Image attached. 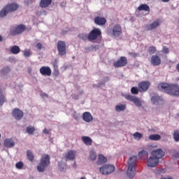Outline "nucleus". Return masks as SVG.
<instances>
[{
    "instance_id": "f257e3e1",
    "label": "nucleus",
    "mask_w": 179,
    "mask_h": 179,
    "mask_svg": "<svg viewBox=\"0 0 179 179\" xmlns=\"http://www.w3.org/2000/svg\"><path fill=\"white\" fill-rule=\"evenodd\" d=\"M158 90L164 92L172 96H179V85L176 84H168L166 83H161L157 85Z\"/></svg>"
},
{
    "instance_id": "f03ea898",
    "label": "nucleus",
    "mask_w": 179,
    "mask_h": 179,
    "mask_svg": "<svg viewBox=\"0 0 179 179\" xmlns=\"http://www.w3.org/2000/svg\"><path fill=\"white\" fill-rule=\"evenodd\" d=\"M136 162H138L137 156L131 157L128 162V169L127 171V175L129 178H134L135 177L136 169H135L136 166Z\"/></svg>"
},
{
    "instance_id": "7ed1b4c3",
    "label": "nucleus",
    "mask_w": 179,
    "mask_h": 179,
    "mask_svg": "<svg viewBox=\"0 0 179 179\" xmlns=\"http://www.w3.org/2000/svg\"><path fill=\"white\" fill-rule=\"evenodd\" d=\"M101 38H103L101 30L99 28H94L88 34V41H91L92 43H101Z\"/></svg>"
},
{
    "instance_id": "20e7f679",
    "label": "nucleus",
    "mask_w": 179,
    "mask_h": 179,
    "mask_svg": "<svg viewBox=\"0 0 179 179\" xmlns=\"http://www.w3.org/2000/svg\"><path fill=\"white\" fill-rule=\"evenodd\" d=\"M19 8V4L16 3H10L6 5L3 9L0 11V17H5L8 15V13L12 12H16Z\"/></svg>"
},
{
    "instance_id": "39448f33",
    "label": "nucleus",
    "mask_w": 179,
    "mask_h": 179,
    "mask_svg": "<svg viewBox=\"0 0 179 179\" xmlns=\"http://www.w3.org/2000/svg\"><path fill=\"white\" fill-rule=\"evenodd\" d=\"M50 166V155H43L41 158V162L37 166V170L39 173H43L45 171V168Z\"/></svg>"
},
{
    "instance_id": "423d86ee",
    "label": "nucleus",
    "mask_w": 179,
    "mask_h": 179,
    "mask_svg": "<svg viewBox=\"0 0 179 179\" xmlns=\"http://www.w3.org/2000/svg\"><path fill=\"white\" fill-rule=\"evenodd\" d=\"M115 171V166L111 164H106L102 166L99 169V172L103 174V176H108V174H111Z\"/></svg>"
},
{
    "instance_id": "0eeeda50",
    "label": "nucleus",
    "mask_w": 179,
    "mask_h": 179,
    "mask_svg": "<svg viewBox=\"0 0 179 179\" xmlns=\"http://www.w3.org/2000/svg\"><path fill=\"white\" fill-rule=\"evenodd\" d=\"M26 30V26L24 24H20L15 27L14 29H11L10 31V36H17V34H22L23 31Z\"/></svg>"
},
{
    "instance_id": "6e6552de",
    "label": "nucleus",
    "mask_w": 179,
    "mask_h": 179,
    "mask_svg": "<svg viewBox=\"0 0 179 179\" xmlns=\"http://www.w3.org/2000/svg\"><path fill=\"white\" fill-rule=\"evenodd\" d=\"M124 98L126 100H129V101H132L136 107H142V102H141V99H139V98L131 94H125Z\"/></svg>"
},
{
    "instance_id": "1a4fd4ad",
    "label": "nucleus",
    "mask_w": 179,
    "mask_h": 179,
    "mask_svg": "<svg viewBox=\"0 0 179 179\" xmlns=\"http://www.w3.org/2000/svg\"><path fill=\"white\" fill-rule=\"evenodd\" d=\"M127 64L128 59L125 57L122 56L120 57V59L113 63V66L115 68H122V66H127Z\"/></svg>"
},
{
    "instance_id": "9d476101",
    "label": "nucleus",
    "mask_w": 179,
    "mask_h": 179,
    "mask_svg": "<svg viewBox=\"0 0 179 179\" xmlns=\"http://www.w3.org/2000/svg\"><path fill=\"white\" fill-rule=\"evenodd\" d=\"M57 50L59 55H65L66 54V44L62 41L57 43Z\"/></svg>"
},
{
    "instance_id": "9b49d317",
    "label": "nucleus",
    "mask_w": 179,
    "mask_h": 179,
    "mask_svg": "<svg viewBox=\"0 0 179 179\" xmlns=\"http://www.w3.org/2000/svg\"><path fill=\"white\" fill-rule=\"evenodd\" d=\"M149 87H150V82L149 81H142L138 84V91L140 93L148 92Z\"/></svg>"
},
{
    "instance_id": "f8f14e48",
    "label": "nucleus",
    "mask_w": 179,
    "mask_h": 179,
    "mask_svg": "<svg viewBox=\"0 0 179 179\" xmlns=\"http://www.w3.org/2000/svg\"><path fill=\"white\" fill-rule=\"evenodd\" d=\"M151 155L155 159L159 160V159H163V157H164V155H166V153L164 152L163 150H162V148H159V149L152 151Z\"/></svg>"
},
{
    "instance_id": "ddd939ff",
    "label": "nucleus",
    "mask_w": 179,
    "mask_h": 179,
    "mask_svg": "<svg viewBox=\"0 0 179 179\" xmlns=\"http://www.w3.org/2000/svg\"><path fill=\"white\" fill-rule=\"evenodd\" d=\"M162 24V20L157 19V20L154 21L152 24H147L145 26L146 30L150 31L156 29V27H159Z\"/></svg>"
},
{
    "instance_id": "4468645a",
    "label": "nucleus",
    "mask_w": 179,
    "mask_h": 179,
    "mask_svg": "<svg viewBox=\"0 0 179 179\" xmlns=\"http://www.w3.org/2000/svg\"><path fill=\"white\" fill-rule=\"evenodd\" d=\"M122 34V29H121L120 24H115L113 28L112 36L115 37H118Z\"/></svg>"
},
{
    "instance_id": "2eb2a0df",
    "label": "nucleus",
    "mask_w": 179,
    "mask_h": 179,
    "mask_svg": "<svg viewBox=\"0 0 179 179\" xmlns=\"http://www.w3.org/2000/svg\"><path fill=\"white\" fill-rule=\"evenodd\" d=\"M39 72L43 76H50L52 71H51V68L50 66H42L40 68Z\"/></svg>"
},
{
    "instance_id": "dca6fc26",
    "label": "nucleus",
    "mask_w": 179,
    "mask_h": 179,
    "mask_svg": "<svg viewBox=\"0 0 179 179\" xmlns=\"http://www.w3.org/2000/svg\"><path fill=\"white\" fill-rule=\"evenodd\" d=\"M12 115L17 120H22V118H23V111L20 110L19 108H15L13 110Z\"/></svg>"
},
{
    "instance_id": "f3484780",
    "label": "nucleus",
    "mask_w": 179,
    "mask_h": 179,
    "mask_svg": "<svg viewBox=\"0 0 179 179\" xmlns=\"http://www.w3.org/2000/svg\"><path fill=\"white\" fill-rule=\"evenodd\" d=\"M151 64L153 66H159L162 64V59L157 55H152L151 57Z\"/></svg>"
},
{
    "instance_id": "a211bd4d",
    "label": "nucleus",
    "mask_w": 179,
    "mask_h": 179,
    "mask_svg": "<svg viewBox=\"0 0 179 179\" xmlns=\"http://www.w3.org/2000/svg\"><path fill=\"white\" fill-rule=\"evenodd\" d=\"M159 164V159H155V157H151L148 159L147 166L148 167H156Z\"/></svg>"
},
{
    "instance_id": "6ab92c4d",
    "label": "nucleus",
    "mask_w": 179,
    "mask_h": 179,
    "mask_svg": "<svg viewBox=\"0 0 179 179\" xmlns=\"http://www.w3.org/2000/svg\"><path fill=\"white\" fill-rule=\"evenodd\" d=\"M94 22L95 24H97L98 26H104V24L107 23V20L104 17L97 16L94 18Z\"/></svg>"
},
{
    "instance_id": "aec40b11",
    "label": "nucleus",
    "mask_w": 179,
    "mask_h": 179,
    "mask_svg": "<svg viewBox=\"0 0 179 179\" xmlns=\"http://www.w3.org/2000/svg\"><path fill=\"white\" fill-rule=\"evenodd\" d=\"M76 156V150H69L68 151L64 156L66 160H74Z\"/></svg>"
},
{
    "instance_id": "412c9836",
    "label": "nucleus",
    "mask_w": 179,
    "mask_h": 179,
    "mask_svg": "<svg viewBox=\"0 0 179 179\" xmlns=\"http://www.w3.org/2000/svg\"><path fill=\"white\" fill-rule=\"evenodd\" d=\"M83 119L85 122H92L93 121V116L91 113L85 112L83 114Z\"/></svg>"
},
{
    "instance_id": "4be33fe9",
    "label": "nucleus",
    "mask_w": 179,
    "mask_h": 179,
    "mask_svg": "<svg viewBox=\"0 0 179 179\" xmlns=\"http://www.w3.org/2000/svg\"><path fill=\"white\" fill-rule=\"evenodd\" d=\"M52 2V0H41L40 6L41 8H48Z\"/></svg>"
},
{
    "instance_id": "5701e85b",
    "label": "nucleus",
    "mask_w": 179,
    "mask_h": 179,
    "mask_svg": "<svg viewBox=\"0 0 179 179\" xmlns=\"http://www.w3.org/2000/svg\"><path fill=\"white\" fill-rule=\"evenodd\" d=\"M6 148H13L15 146V141L10 138H6L3 141Z\"/></svg>"
},
{
    "instance_id": "b1692460",
    "label": "nucleus",
    "mask_w": 179,
    "mask_h": 179,
    "mask_svg": "<svg viewBox=\"0 0 179 179\" xmlns=\"http://www.w3.org/2000/svg\"><path fill=\"white\" fill-rule=\"evenodd\" d=\"M81 141H83L85 145L87 146H91V145L93 143V140H92L89 136H83L81 138Z\"/></svg>"
},
{
    "instance_id": "393cba45",
    "label": "nucleus",
    "mask_w": 179,
    "mask_h": 179,
    "mask_svg": "<svg viewBox=\"0 0 179 179\" xmlns=\"http://www.w3.org/2000/svg\"><path fill=\"white\" fill-rule=\"evenodd\" d=\"M151 101H152L153 104H160V103L163 102V99L155 95L151 98Z\"/></svg>"
},
{
    "instance_id": "a878e982",
    "label": "nucleus",
    "mask_w": 179,
    "mask_h": 179,
    "mask_svg": "<svg viewBox=\"0 0 179 179\" xmlns=\"http://www.w3.org/2000/svg\"><path fill=\"white\" fill-rule=\"evenodd\" d=\"M138 10L140 12L142 10H145V12H150V8L147 4H141L138 7Z\"/></svg>"
},
{
    "instance_id": "bb28decb",
    "label": "nucleus",
    "mask_w": 179,
    "mask_h": 179,
    "mask_svg": "<svg viewBox=\"0 0 179 179\" xmlns=\"http://www.w3.org/2000/svg\"><path fill=\"white\" fill-rule=\"evenodd\" d=\"M10 52L11 54H14L16 55L17 54H19L20 52V48L17 45H13V47L10 48Z\"/></svg>"
},
{
    "instance_id": "cd10ccee",
    "label": "nucleus",
    "mask_w": 179,
    "mask_h": 179,
    "mask_svg": "<svg viewBox=\"0 0 179 179\" xmlns=\"http://www.w3.org/2000/svg\"><path fill=\"white\" fill-rule=\"evenodd\" d=\"M102 163H107V157H104V155L101 154L99 155L97 164H101Z\"/></svg>"
},
{
    "instance_id": "c85d7f7f",
    "label": "nucleus",
    "mask_w": 179,
    "mask_h": 179,
    "mask_svg": "<svg viewBox=\"0 0 179 179\" xmlns=\"http://www.w3.org/2000/svg\"><path fill=\"white\" fill-rule=\"evenodd\" d=\"M162 136L159 134H151L149 136L148 139L150 141H160Z\"/></svg>"
},
{
    "instance_id": "c756f323",
    "label": "nucleus",
    "mask_w": 179,
    "mask_h": 179,
    "mask_svg": "<svg viewBox=\"0 0 179 179\" xmlns=\"http://www.w3.org/2000/svg\"><path fill=\"white\" fill-rule=\"evenodd\" d=\"M127 108V105L125 104H120V105H117L115 106V111L117 113H120L121 111H124Z\"/></svg>"
},
{
    "instance_id": "7c9ffc66",
    "label": "nucleus",
    "mask_w": 179,
    "mask_h": 179,
    "mask_svg": "<svg viewBox=\"0 0 179 179\" xmlns=\"http://www.w3.org/2000/svg\"><path fill=\"white\" fill-rule=\"evenodd\" d=\"M4 103H6V97H5L2 90L0 89V106H3Z\"/></svg>"
},
{
    "instance_id": "2f4dec72",
    "label": "nucleus",
    "mask_w": 179,
    "mask_h": 179,
    "mask_svg": "<svg viewBox=\"0 0 179 179\" xmlns=\"http://www.w3.org/2000/svg\"><path fill=\"white\" fill-rule=\"evenodd\" d=\"M27 157L29 162H34V154H33L30 150L27 151Z\"/></svg>"
},
{
    "instance_id": "473e14b6",
    "label": "nucleus",
    "mask_w": 179,
    "mask_h": 179,
    "mask_svg": "<svg viewBox=\"0 0 179 179\" xmlns=\"http://www.w3.org/2000/svg\"><path fill=\"white\" fill-rule=\"evenodd\" d=\"M143 135L139 132H136L133 134L134 139L136 141H141L142 139Z\"/></svg>"
},
{
    "instance_id": "72a5a7b5",
    "label": "nucleus",
    "mask_w": 179,
    "mask_h": 179,
    "mask_svg": "<svg viewBox=\"0 0 179 179\" xmlns=\"http://www.w3.org/2000/svg\"><path fill=\"white\" fill-rule=\"evenodd\" d=\"M148 157L149 156V154L146 152V150H143L138 152V157L140 159H143V157Z\"/></svg>"
},
{
    "instance_id": "f704fd0d",
    "label": "nucleus",
    "mask_w": 179,
    "mask_h": 179,
    "mask_svg": "<svg viewBox=\"0 0 179 179\" xmlns=\"http://www.w3.org/2000/svg\"><path fill=\"white\" fill-rule=\"evenodd\" d=\"M34 131H36V128L33 126H29L27 127V132L29 135H33V134H34Z\"/></svg>"
},
{
    "instance_id": "c9c22d12",
    "label": "nucleus",
    "mask_w": 179,
    "mask_h": 179,
    "mask_svg": "<svg viewBox=\"0 0 179 179\" xmlns=\"http://www.w3.org/2000/svg\"><path fill=\"white\" fill-rule=\"evenodd\" d=\"M173 139L175 142H179V131L176 130L173 132Z\"/></svg>"
},
{
    "instance_id": "e433bc0d",
    "label": "nucleus",
    "mask_w": 179,
    "mask_h": 179,
    "mask_svg": "<svg viewBox=\"0 0 179 179\" xmlns=\"http://www.w3.org/2000/svg\"><path fill=\"white\" fill-rule=\"evenodd\" d=\"M96 157H97L96 152L94 151H91L90 154V160L94 162V160H96Z\"/></svg>"
},
{
    "instance_id": "4c0bfd02",
    "label": "nucleus",
    "mask_w": 179,
    "mask_h": 179,
    "mask_svg": "<svg viewBox=\"0 0 179 179\" xmlns=\"http://www.w3.org/2000/svg\"><path fill=\"white\" fill-rule=\"evenodd\" d=\"M24 166V164H23V162H19L15 164V167L16 169H17V170H22Z\"/></svg>"
},
{
    "instance_id": "58836bf2",
    "label": "nucleus",
    "mask_w": 179,
    "mask_h": 179,
    "mask_svg": "<svg viewBox=\"0 0 179 179\" xmlns=\"http://www.w3.org/2000/svg\"><path fill=\"white\" fill-rule=\"evenodd\" d=\"M80 38H81L82 40H84L85 41H86V40H89V35H87V34H80L79 35Z\"/></svg>"
},
{
    "instance_id": "ea45409f",
    "label": "nucleus",
    "mask_w": 179,
    "mask_h": 179,
    "mask_svg": "<svg viewBox=\"0 0 179 179\" xmlns=\"http://www.w3.org/2000/svg\"><path fill=\"white\" fill-rule=\"evenodd\" d=\"M148 52L149 54H155L156 52V47L155 46H150L148 48Z\"/></svg>"
},
{
    "instance_id": "a19ab883",
    "label": "nucleus",
    "mask_w": 179,
    "mask_h": 179,
    "mask_svg": "<svg viewBox=\"0 0 179 179\" xmlns=\"http://www.w3.org/2000/svg\"><path fill=\"white\" fill-rule=\"evenodd\" d=\"M24 56L26 57V58H29L30 55H31V51L30 50H25L23 52Z\"/></svg>"
},
{
    "instance_id": "79ce46f5",
    "label": "nucleus",
    "mask_w": 179,
    "mask_h": 179,
    "mask_svg": "<svg viewBox=\"0 0 179 179\" xmlns=\"http://www.w3.org/2000/svg\"><path fill=\"white\" fill-rule=\"evenodd\" d=\"M131 93L132 94H138L139 93V88H136L135 87H131Z\"/></svg>"
},
{
    "instance_id": "37998d69",
    "label": "nucleus",
    "mask_w": 179,
    "mask_h": 179,
    "mask_svg": "<svg viewBox=\"0 0 179 179\" xmlns=\"http://www.w3.org/2000/svg\"><path fill=\"white\" fill-rule=\"evenodd\" d=\"M10 71V69H9V67L7 66L1 71V73H2V75H5V73H8Z\"/></svg>"
},
{
    "instance_id": "c03bdc74",
    "label": "nucleus",
    "mask_w": 179,
    "mask_h": 179,
    "mask_svg": "<svg viewBox=\"0 0 179 179\" xmlns=\"http://www.w3.org/2000/svg\"><path fill=\"white\" fill-rule=\"evenodd\" d=\"M99 48V46L97 45H91L90 48H88L89 51H93L94 50H97Z\"/></svg>"
},
{
    "instance_id": "a18cd8bd",
    "label": "nucleus",
    "mask_w": 179,
    "mask_h": 179,
    "mask_svg": "<svg viewBox=\"0 0 179 179\" xmlns=\"http://www.w3.org/2000/svg\"><path fill=\"white\" fill-rule=\"evenodd\" d=\"M162 52H164V54H169L170 52V50H169V48L164 47L162 49Z\"/></svg>"
},
{
    "instance_id": "49530a36",
    "label": "nucleus",
    "mask_w": 179,
    "mask_h": 179,
    "mask_svg": "<svg viewBox=\"0 0 179 179\" xmlns=\"http://www.w3.org/2000/svg\"><path fill=\"white\" fill-rule=\"evenodd\" d=\"M131 57H133V58H137V57H139V54L135 53V52H129V53Z\"/></svg>"
},
{
    "instance_id": "de8ad7c7",
    "label": "nucleus",
    "mask_w": 179,
    "mask_h": 179,
    "mask_svg": "<svg viewBox=\"0 0 179 179\" xmlns=\"http://www.w3.org/2000/svg\"><path fill=\"white\" fill-rule=\"evenodd\" d=\"M43 132V134H46V135H48V134H50L51 132V129H44Z\"/></svg>"
},
{
    "instance_id": "09e8293b",
    "label": "nucleus",
    "mask_w": 179,
    "mask_h": 179,
    "mask_svg": "<svg viewBox=\"0 0 179 179\" xmlns=\"http://www.w3.org/2000/svg\"><path fill=\"white\" fill-rule=\"evenodd\" d=\"M36 48H38V50H41V48H43V45L41 44V43H38L36 44Z\"/></svg>"
},
{
    "instance_id": "8fccbe9b",
    "label": "nucleus",
    "mask_w": 179,
    "mask_h": 179,
    "mask_svg": "<svg viewBox=\"0 0 179 179\" xmlns=\"http://www.w3.org/2000/svg\"><path fill=\"white\" fill-rule=\"evenodd\" d=\"M54 76H59V71L58 69H55V72H54Z\"/></svg>"
},
{
    "instance_id": "3c124183",
    "label": "nucleus",
    "mask_w": 179,
    "mask_h": 179,
    "mask_svg": "<svg viewBox=\"0 0 179 179\" xmlns=\"http://www.w3.org/2000/svg\"><path fill=\"white\" fill-rule=\"evenodd\" d=\"M173 157H175V159H178V157H179V151L175 152L173 153Z\"/></svg>"
},
{
    "instance_id": "603ef678",
    "label": "nucleus",
    "mask_w": 179,
    "mask_h": 179,
    "mask_svg": "<svg viewBox=\"0 0 179 179\" xmlns=\"http://www.w3.org/2000/svg\"><path fill=\"white\" fill-rule=\"evenodd\" d=\"M53 66H54L55 69H57V68H58V65L57 64V62L53 64Z\"/></svg>"
},
{
    "instance_id": "864d4df0",
    "label": "nucleus",
    "mask_w": 179,
    "mask_h": 179,
    "mask_svg": "<svg viewBox=\"0 0 179 179\" xmlns=\"http://www.w3.org/2000/svg\"><path fill=\"white\" fill-rule=\"evenodd\" d=\"M176 69L179 71V63L176 65Z\"/></svg>"
},
{
    "instance_id": "5fc2aeb1",
    "label": "nucleus",
    "mask_w": 179,
    "mask_h": 179,
    "mask_svg": "<svg viewBox=\"0 0 179 179\" xmlns=\"http://www.w3.org/2000/svg\"><path fill=\"white\" fill-rule=\"evenodd\" d=\"M162 2H169L170 0H162Z\"/></svg>"
},
{
    "instance_id": "6e6d98bb",
    "label": "nucleus",
    "mask_w": 179,
    "mask_h": 179,
    "mask_svg": "<svg viewBox=\"0 0 179 179\" xmlns=\"http://www.w3.org/2000/svg\"><path fill=\"white\" fill-rule=\"evenodd\" d=\"M3 41L2 36L0 35V41Z\"/></svg>"
},
{
    "instance_id": "4d7b16f0",
    "label": "nucleus",
    "mask_w": 179,
    "mask_h": 179,
    "mask_svg": "<svg viewBox=\"0 0 179 179\" xmlns=\"http://www.w3.org/2000/svg\"><path fill=\"white\" fill-rule=\"evenodd\" d=\"M80 179H86L85 177H81Z\"/></svg>"
},
{
    "instance_id": "13d9d810",
    "label": "nucleus",
    "mask_w": 179,
    "mask_h": 179,
    "mask_svg": "<svg viewBox=\"0 0 179 179\" xmlns=\"http://www.w3.org/2000/svg\"><path fill=\"white\" fill-rule=\"evenodd\" d=\"M45 96H46V97H48V95H47V94H45Z\"/></svg>"
},
{
    "instance_id": "bf43d9fd",
    "label": "nucleus",
    "mask_w": 179,
    "mask_h": 179,
    "mask_svg": "<svg viewBox=\"0 0 179 179\" xmlns=\"http://www.w3.org/2000/svg\"><path fill=\"white\" fill-rule=\"evenodd\" d=\"M0 138H1V134H0Z\"/></svg>"
}]
</instances>
